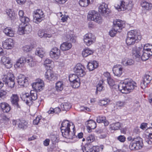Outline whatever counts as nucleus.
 Listing matches in <instances>:
<instances>
[{
	"label": "nucleus",
	"instance_id": "obj_1",
	"mask_svg": "<svg viewBox=\"0 0 152 152\" xmlns=\"http://www.w3.org/2000/svg\"><path fill=\"white\" fill-rule=\"evenodd\" d=\"M135 86L136 83L134 81L131 79H127L121 82L118 86V88L122 93L126 94L129 90L133 89Z\"/></svg>",
	"mask_w": 152,
	"mask_h": 152
},
{
	"label": "nucleus",
	"instance_id": "obj_2",
	"mask_svg": "<svg viewBox=\"0 0 152 152\" xmlns=\"http://www.w3.org/2000/svg\"><path fill=\"white\" fill-rule=\"evenodd\" d=\"M113 28L109 32V34L111 37H114L117 32H120L121 29L125 26V22L120 20H117L115 23H114Z\"/></svg>",
	"mask_w": 152,
	"mask_h": 152
},
{
	"label": "nucleus",
	"instance_id": "obj_3",
	"mask_svg": "<svg viewBox=\"0 0 152 152\" xmlns=\"http://www.w3.org/2000/svg\"><path fill=\"white\" fill-rule=\"evenodd\" d=\"M3 78V81L7 84L8 86L12 88L15 85V77L11 71H6L4 75Z\"/></svg>",
	"mask_w": 152,
	"mask_h": 152
},
{
	"label": "nucleus",
	"instance_id": "obj_4",
	"mask_svg": "<svg viewBox=\"0 0 152 152\" xmlns=\"http://www.w3.org/2000/svg\"><path fill=\"white\" fill-rule=\"evenodd\" d=\"M143 146L142 139L140 137H137L133 141L131 142L129 148L132 151L137 150L141 149Z\"/></svg>",
	"mask_w": 152,
	"mask_h": 152
},
{
	"label": "nucleus",
	"instance_id": "obj_5",
	"mask_svg": "<svg viewBox=\"0 0 152 152\" xmlns=\"http://www.w3.org/2000/svg\"><path fill=\"white\" fill-rule=\"evenodd\" d=\"M37 91L31 90L30 91V94L26 93L23 95V96L25 97L24 100L27 104L29 105L32 104L33 100H36L37 98Z\"/></svg>",
	"mask_w": 152,
	"mask_h": 152
},
{
	"label": "nucleus",
	"instance_id": "obj_6",
	"mask_svg": "<svg viewBox=\"0 0 152 152\" xmlns=\"http://www.w3.org/2000/svg\"><path fill=\"white\" fill-rule=\"evenodd\" d=\"M88 20H93L99 23L102 21V18L97 12L94 10L89 11L88 13Z\"/></svg>",
	"mask_w": 152,
	"mask_h": 152
},
{
	"label": "nucleus",
	"instance_id": "obj_7",
	"mask_svg": "<svg viewBox=\"0 0 152 152\" xmlns=\"http://www.w3.org/2000/svg\"><path fill=\"white\" fill-rule=\"evenodd\" d=\"M61 131L72 130L73 134L74 135L75 134V126L72 122H70L67 120H64L61 124Z\"/></svg>",
	"mask_w": 152,
	"mask_h": 152
},
{
	"label": "nucleus",
	"instance_id": "obj_8",
	"mask_svg": "<svg viewBox=\"0 0 152 152\" xmlns=\"http://www.w3.org/2000/svg\"><path fill=\"white\" fill-rule=\"evenodd\" d=\"M33 21L35 23L38 24L43 19L45 15L41 10L37 9L34 12Z\"/></svg>",
	"mask_w": 152,
	"mask_h": 152
},
{
	"label": "nucleus",
	"instance_id": "obj_9",
	"mask_svg": "<svg viewBox=\"0 0 152 152\" xmlns=\"http://www.w3.org/2000/svg\"><path fill=\"white\" fill-rule=\"evenodd\" d=\"M85 68L80 63L77 64L73 69V71L78 76L83 77L86 74Z\"/></svg>",
	"mask_w": 152,
	"mask_h": 152
},
{
	"label": "nucleus",
	"instance_id": "obj_10",
	"mask_svg": "<svg viewBox=\"0 0 152 152\" xmlns=\"http://www.w3.org/2000/svg\"><path fill=\"white\" fill-rule=\"evenodd\" d=\"M95 39V37L91 33L86 34L84 36V42L88 46H89L94 43Z\"/></svg>",
	"mask_w": 152,
	"mask_h": 152
},
{
	"label": "nucleus",
	"instance_id": "obj_11",
	"mask_svg": "<svg viewBox=\"0 0 152 152\" xmlns=\"http://www.w3.org/2000/svg\"><path fill=\"white\" fill-rule=\"evenodd\" d=\"M16 78L18 84L22 87L27 86L28 84V80L24 75L18 74Z\"/></svg>",
	"mask_w": 152,
	"mask_h": 152
},
{
	"label": "nucleus",
	"instance_id": "obj_12",
	"mask_svg": "<svg viewBox=\"0 0 152 152\" xmlns=\"http://www.w3.org/2000/svg\"><path fill=\"white\" fill-rule=\"evenodd\" d=\"M152 79V72H149L148 74H145L141 83V87L142 88L146 87L150 83Z\"/></svg>",
	"mask_w": 152,
	"mask_h": 152
},
{
	"label": "nucleus",
	"instance_id": "obj_13",
	"mask_svg": "<svg viewBox=\"0 0 152 152\" xmlns=\"http://www.w3.org/2000/svg\"><path fill=\"white\" fill-rule=\"evenodd\" d=\"M143 46L142 45L138 48L135 46L133 48L132 50V56L134 58L138 59L139 60L140 59L141 55V52L142 50Z\"/></svg>",
	"mask_w": 152,
	"mask_h": 152
},
{
	"label": "nucleus",
	"instance_id": "obj_14",
	"mask_svg": "<svg viewBox=\"0 0 152 152\" xmlns=\"http://www.w3.org/2000/svg\"><path fill=\"white\" fill-rule=\"evenodd\" d=\"M126 38L137 41L138 42L141 39V36L138 35L136 30H132L128 32Z\"/></svg>",
	"mask_w": 152,
	"mask_h": 152
},
{
	"label": "nucleus",
	"instance_id": "obj_15",
	"mask_svg": "<svg viewBox=\"0 0 152 152\" xmlns=\"http://www.w3.org/2000/svg\"><path fill=\"white\" fill-rule=\"evenodd\" d=\"M45 77L46 80L49 81H54L57 79V75L51 69L47 70L45 75Z\"/></svg>",
	"mask_w": 152,
	"mask_h": 152
},
{
	"label": "nucleus",
	"instance_id": "obj_16",
	"mask_svg": "<svg viewBox=\"0 0 152 152\" xmlns=\"http://www.w3.org/2000/svg\"><path fill=\"white\" fill-rule=\"evenodd\" d=\"M3 48L7 49H10L14 46V40L11 38H7L2 42Z\"/></svg>",
	"mask_w": 152,
	"mask_h": 152
},
{
	"label": "nucleus",
	"instance_id": "obj_17",
	"mask_svg": "<svg viewBox=\"0 0 152 152\" xmlns=\"http://www.w3.org/2000/svg\"><path fill=\"white\" fill-rule=\"evenodd\" d=\"M50 55L53 59H58L60 55V50L56 47L52 48L50 52Z\"/></svg>",
	"mask_w": 152,
	"mask_h": 152
},
{
	"label": "nucleus",
	"instance_id": "obj_18",
	"mask_svg": "<svg viewBox=\"0 0 152 152\" xmlns=\"http://www.w3.org/2000/svg\"><path fill=\"white\" fill-rule=\"evenodd\" d=\"M44 86V82L41 80H38L37 81L33 83L32 85L34 90L37 92H39L42 90Z\"/></svg>",
	"mask_w": 152,
	"mask_h": 152
},
{
	"label": "nucleus",
	"instance_id": "obj_19",
	"mask_svg": "<svg viewBox=\"0 0 152 152\" xmlns=\"http://www.w3.org/2000/svg\"><path fill=\"white\" fill-rule=\"evenodd\" d=\"M99 11L102 15L106 16L109 13L110 10L108 8L107 4L103 3L99 7Z\"/></svg>",
	"mask_w": 152,
	"mask_h": 152
},
{
	"label": "nucleus",
	"instance_id": "obj_20",
	"mask_svg": "<svg viewBox=\"0 0 152 152\" xmlns=\"http://www.w3.org/2000/svg\"><path fill=\"white\" fill-rule=\"evenodd\" d=\"M123 69V68L121 65H116L114 66L113 71L115 76L120 77L122 74Z\"/></svg>",
	"mask_w": 152,
	"mask_h": 152
},
{
	"label": "nucleus",
	"instance_id": "obj_21",
	"mask_svg": "<svg viewBox=\"0 0 152 152\" xmlns=\"http://www.w3.org/2000/svg\"><path fill=\"white\" fill-rule=\"evenodd\" d=\"M62 136L67 139H72L76 136L75 134L73 135L71 130L61 131Z\"/></svg>",
	"mask_w": 152,
	"mask_h": 152
},
{
	"label": "nucleus",
	"instance_id": "obj_22",
	"mask_svg": "<svg viewBox=\"0 0 152 152\" xmlns=\"http://www.w3.org/2000/svg\"><path fill=\"white\" fill-rule=\"evenodd\" d=\"M1 61L2 64L7 68L9 69L12 66V63L11 61V59L9 57H2Z\"/></svg>",
	"mask_w": 152,
	"mask_h": 152
},
{
	"label": "nucleus",
	"instance_id": "obj_23",
	"mask_svg": "<svg viewBox=\"0 0 152 152\" xmlns=\"http://www.w3.org/2000/svg\"><path fill=\"white\" fill-rule=\"evenodd\" d=\"M52 34L53 33H50L43 29H40L38 32V35L41 38H50L52 36Z\"/></svg>",
	"mask_w": 152,
	"mask_h": 152
},
{
	"label": "nucleus",
	"instance_id": "obj_24",
	"mask_svg": "<svg viewBox=\"0 0 152 152\" xmlns=\"http://www.w3.org/2000/svg\"><path fill=\"white\" fill-rule=\"evenodd\" d=\"M87 124V127L88 132H91L92 129H94L96 127V122L92 120H90L86 122Z\"/></svg>",
	"mask_w": 152,
	"mask_h": 152
},
{
	"label": "nucleus",
	"instance_id": "obj_25",
	"mask_svg": "<svg viewBox=\"0 0 152 152\" xmlns=\"http://www.w3.org/2000/svg\"><path fill=\"white\" fill-rule=\"evenodd\" d=\"M19 98L17 94H12L11 98V101L13 105L17 107H19Z\"/></svg>",
	"mask_w": 152,
	"mask_h": 152
},
{
	"label": "nucleus",
	"instance_id": "obj_26",
	"mask_svg": "<svg viewBox=\"0 0 152 152\" xmlns=\"http://www.w3.org/2000/svg\"><path fill=\"white\" fill-rule=\"evenodd\" d=\"M93 145L92 144L86 143L83 146H82L81 149L83 152H92L94 150Z\"/></svg>",
	"mask_w": 152,
	"mask_h": 152
},
{
	"label": "nucleus",
	"instance_id": "obj_27",
	"mask_svg": "<svg viewBox=\"0 0 152 152\" xmlns=\"http://www.w3.org/2000/svg\"><path fill=\"white\" fill-rule=\"evenodd\" d=\"M141 5L143 9L149 11L152 8V4L145 1H142Z\"/></svg>",
	"mask_w": 152,
	"mask_h": 152
},
{
	"label": "nucleus",
	"instance_id": "obj_28",
	"mask_svg": "<svg viewBox=\"0 0 152 152\" xmlns=\"http://www.w3.org/2000/svg\"><path fill=\"white\" fill-rule=\"evenodd\" d=\"M98 66V63L97 61H93L88 63L87 66V68L90 71H91L94 70L95 68H97Z\"/></svg>",
	"mask_w": 152,
	"mask_h": 152
},
{
	"label": "nucleus",
	"instance_id": "obj_29",
	"mask_svg": "<svg viewBox=\"0 0 152 152\" xmlns=\"http://www.w3.org/2000/svg\"><path fill=\"white\" fill-rule=\"evenodd\" d=\"M0 107L4 113H7L11 109L10 105L6 102H2L0 104Z\"/></svg>",
	"mask_w": 152,
	"mask_h": 152
},
{
	"label": "nucleus",
	"instance_id": "obj_30",
	"mask_svg": "<svg viewBox=\"0 0 152 152\" xmlns=\"http://www.w3.org/2000/svg\"><path fill=\"white\" fill-rule=\"evenodd\" d=\"M3 32L7 36L10 37H13L15 34L14 30L9 27L5 28L3 30Z\"/></svg>",
	"mask_w": 152,
	"mask_h": 152
},
{
	"label": "nucleus",
	"instance_id": "obj_31",
	"mask_svg": "<svg viewBox=\"0 0 152 152\" xmlns=\"http://www.w3.org/2000/svg\"><path fill=\"white\" fill-rule=\"evenodd\" d=\"M96 121L99 123H103L105 126H107L109 124V122L106 120V117L103 116H99L97 117Z\"/></svg>",
	"mask_w": 152,
	"mask_h": 152
},
{
	"label": "nucleus",
	"instance_id": "obj_32",
	"mask_svg": "<svg viewBox=\"0 0 152 152\" xmlns=\"http://www.w3.org/2000/svg\"><path fill=\"white\" fill-rule=\"evenodd\" d=\"M134 63V61L132 59L124 58L122 59L121 64L125 66H130Z\"/></svg>",
	"mask_w": 152,
	"mask_h": 152
},
{
	"label": "nucleus",
	"instance_id": "obj_33",
	"mask_svg": "<svg viewBox=\"0 0 152 152\" xmlns=\"http://www.w3.org/2000/svg\"><path fill=\"white\" fill-rule=\"evenodd\" d=\"M25 58L23 57H22L18 59L17 61L16 64L14 65L16 68H20L22 67L25 63Z\"/></svg>",
	"mask_w": 152,
	"mask_h": 152
},
{
	"label": "nucleus",
	"instance_id": "obj_34",
	"mask_svg": "<svg viewBox=\"0 0 152 152\" xmlns=\"http://www.w3.org/2000/svg\"><path fill=\"white\" fill-rule=\"evenodd\" d=\"M118 11H121V10H124L127 8V4L126 3L123 1H121L120 2L119 4H118L116 7Z\"/></svg>",
	"mask_w": 152,
	"mask_h": 152
},
{
	"label": "nucleus",
	"instance_id": "obj_35",
	"mask_svg": "<svg viewBox=\"0 0 152 152\" xmlns=\"http://www.w3.org/2000/svg\"><path fill=\"white\" fill-rule=\"evenodd\" d=\"M35 53L36 55L38 56L41 58L45 56V51L43 48H37L35 51Z\"/></svg>",
	"mask_w": 152,
	"mask_h": 152
},
{
	"label": "nucleus",
	"instance_id": "obj_36",
	"mask_svg": "<svg viewBox=\"0 0 152 152\" xmlns=\"http://www.w3.org/2000/svg\"><path fill=\"white\" fill-rule=\"evenodd\" d=\"M72 47L71 43L68 42H64L60 46V48L63 51H66L70 49Z\"/></svg>",
	"mask_w": 152,
	"mask_h": 152
},
{
	"label": "nucleus",
	"instance_id": "obj_37",
	"mask_svg": "<svg viewBox=\"0 0 152 152\" xmlns=\"http://www.w3.org/2000/svg\"><path fill=\"white\" fill-rule=\"evenodd\" d=\"M143 53L142 56H141L140 58H141L143 61H145L148 59L149 58L152 56V53L146 52V51L143 50H142Z\"/></svg>",
	"mask_w": 152,
	"mask_h": 152
},
{
	"label": "nucleus",
	"instance_id": "obj_38",
	"mask_svg": "<svg viewBox=\"0 0 152 152\" xmlns=\"http://www.w3.org/2000/svg\"><path fill=\"white\" fill-rule=\"evenodd\" d=\"M110 102V99L109 98H105L103 99L100 100L98 103L99 105L101 106L106 107L109 104Z\"/></svg>",
	"mask_w": 152,
	"mask_h": 152
},
{
	"label": "nucleus",
	"instance_id": "obj_39",
	"mask_svg": "<svg viewBox=\"0 0 152 152\" xmlns=\"http://www.w3.org/2000/svg\"><path fill=\"white\" fill-rule=\"evenodd\" d=\"M61 106L63 110L67 111L70 108L71 105L68 102H66L62 103Z\"/></svg>",
	"mask_w": 152,
	"mask_h": 152
},
{
	"label": "nucleus",
	"instance_id": "obj_40",
	"mask_svg": "<svg viewBox=\"0 0 152 152\" xmlns=\"http://www.w3.org/2000/svg\"><path fill=\"white\" fill-rule=\"evenodd\" d=\"M64 85L62 81H59L56 83L55 88L58 92L61 91L63 89Z\"/></svg>",
	"mask_w": 152,
	"mask_h": 152
},
{
	"label": "nucleus",
	"instance_id": "obj_41",
	"mask_svg": "<svg viewBox=\"0 0 152 152\" xmlns=\"http://www.w3.org/2000/svg\"><path fill=\"white\" fill-rule=\"evenodd\" d=\"M25 58V62H27L28 63L29 66L31 67L33 66L35 64V62L33 60L32 57L27 56Z\"/></svg>",
	"mask_w": 152,
	"mask_h": 152
},
{
	"label": "nucleus",
	"instance_id": "obj_42",
	"mask_svg": "<svg viewBox=\"0 0 152 152\" xmlns=\"http://www.w3.org/2000/svg\"><path fill=\"white\" fill-rule=\"evenodd\" d=\"M27 124L28 123L26 121L19 120L18 124V127L20 129H24L27 127Z\"/></svg>",
	"mask_w": 152,
	"mask_h": 152
},
{
	"label": "nucleus",
	"instance_id": "obj_43",
	"mask_svg": "<svg viewBox=\"0 0 152 152\" xmlns=\"http://www.w3.org/2000/svg\"><path fill=\"white\" fill-rule=\"evenodd\" d=\"M95 140V135L94 134H89L88 135L86 138V143L91 144V143L93 142Z\"/></svg>",
	"mask_w": 152,
	"mask_h": 152
},
{
	"label": "nucleus",
	"instance_id": "obj_44",
	"mask_svg": "<svg viewBox=\"0 0 152 152\" xmlns=\"http://www.w3.org/2000/svg\"><path fill=\"white\" fill-rule=\"evenodd\" d=\"M143 50L145 51L146 52L152 53V45L149 44H146L144 45L142 47Z\"/></svg>",
	"mask_w": 152,
	"mask_h": 152
},
{
	"label": "nucleus",
	"instance_id": "obj_45",
	"mask_svg": "<svg viewBox=\"0 0 152 152\" xmlns=\"http://www.w3.org/2000/svg\"><path fill=\"white\" fill-rule=\"evenodd\" d=\"M93 53L92 50L89 48H86L82 52V54L84 57H87L89 55L92 54Z\"/></svg>",
	"mask_w": 152,
	"mask_h": 152
},
{
	"label": "nucleus",
	"instance_id": "obj_46",
	"mask_svg": "<svg viewBox=\"0 0 152 152\" xmlns=\"http://www.w3.org/2000/svg\"><path fill=\"white\" fill-rule=\"evenodd\" d=\"M71 86L74 88H77L80 86V78L77 79V80L72 81L70 83Z\"/></svg>",
	"mask_w": 152,
	"mask_h": 152
},
{
	"label": "nucleus",
	"instance_id": "obj_47",
	"mask_svg": "<svg viewBox=\"0 0 152 152\" xmlns=\"http://www.w3.org/2000/svg\"><path fill=\"white\" fill-rule=\"evenodd\" d=\"M104 80L103 79L99 81V83L96 86V91H102L104 88Z\"/></svg>",
	"mask_w": 152,
	"mask_h": 152
},
{
	"label": "nucleus",
	"instance_id": "obj_48",
	"mask_svg": "<svg viewBox=\"0 0 152 152\" xmlns=\"http://www.w3.org/2000/svg\"><path fill=\"white\" fill-rule=\"evenodd\" d=\"M65 40L67 41H69L72 42H75V40L74 37V35L71 34L69 33L67 34L66 36Z\"/></svg>",
	"mask_w": 152,
	"mask_h": 152
},
{
	"label": "nucleus",
	"instance_id": "obj_49",
	"mask_svg": "<svg viewBox=\"0 0 152 152\" xmlns=\"http://www.w3.org/2000/svg\"><path fill=\"white\" fill-rule=\"evenodd\" d=\"M5 12L8 16V18L12 20L14 15L12 10L10 9H7L6 10Z\"/></svg>",
	"mask_w": 152,
	"mask_h": 152
},
{
	"label": "nucleus",
	"instance_id": "obj_50",
	"mask_svg": "<svg viewBox=\"0 0 152 152\" xmlns=\"http://www.w3.org/2000/svg\"><path fill=\"white\" fill-rule=\"evenodd\" d=\"M92 0H80L79 1V5L81 7H85L90 3Z\"/></svg>",
	"mask_w": 152,
	"mask_h": 152
},
{
	"label": "nucleus",
	"instance_id": "obj_51",
	"mask_svg": "<svg viewBox=\"0 0 152 152\" xmlns=\"http://www.w3.org/2000/svg\"><path fill=\"white\" fill-rule=\"evenodd\" d=\"M110 127L112 130H118L120 127V123L119 122L113 123L110 125Z\"/></svg>",
	"mask_w": 152,
	"mask_h": 152
},
{
	"label": "nucleus",
	"instance_id": "obj_52",
	"mask_svg": "<svg viewBox=\"0 0 152 152\" xmlns=\"http://www.w3.org/2000/svg\"><path fill=\"white\" fill-rule=\"evenodd\" d=\"M20 19L21 22V25L23 26H24L25 24H28L30 21L29 18L26 16L21 18Z\"/></svg>",
	"mask_w": 152,
	"mask_h": 152
},
{
	"label": "nucleus",
	"instance_id": "obj_53",
	"mask_svg": "<svg viewBox=\"0 0 152 152\" xmlns=\"http://www.w3.org/2000/svg\"><path fill=\"white\" fill-rule=\"evenodd\" d=\"M78 77V76L76 74H70L69 76V79L70 83L77 80V79L79 78Z\"/></svg>",
	"mask_w": 152,
	"mask_h": 152
},
{
	"label": "nucleus",
	"instance_id": "obj_54",
	"mask_svg": "<svg viewBox=\"0 0 152 152\" xmlns=\"http://www.w3.org/2000/svg\"><path fill=\"white\" fill-rule=\"evenodd\" d=\"M51 140L53 144L58 142L59 138L58 135H52L51 136Z\"/></svg>",
	"mask_w": 152,
	"mask_h": 152
},
{
	"label": "nucleus",
	"instance_id": "obj_55",
	"mask_svg": "<svg viewBox=\"0 0 152 152\" xmlns=\"http://www.w3.org/2000/svg\"><path fill=\"white\" fill-rule=\"evenodd\" d=\"M126 43L128 46L134 45L135 43H137V41L126 38Z\"/></svg>",
	"mask_w": 152,
	"mask_h": 152
},
{
	"label": "nucleus",
	"instance_id": "obj_56",
	"mask_svg": "<svg viewBox=\"0 0 152 152\" xmlns=\"http://www.w3.org/2000/svg\"><path fill=\"white\" fill-rule=\"evenodd\" d=\"M24 29L25 33L28 34L30 33L31 31V26L30 25L25 24L23 26Z\"/></svg>",
	"mask_w": 152,
	"mask_h": 152
},
{
	"label": "nucleus",
	"instance_id": "obj_57",
	"mask_svg": "<svg viewBox=\"0 0 152 152\" xmlns=\"http://www.w3.org/2000/svg\"><path fill=\"white\" fill-rule=\"evenodd\" d=\"M18 33L20 35L25 34V31L23 25H20L18 28Z\"/></svg>",
	"mask_w": 152,
	"mask_h": 152
},
{
	"label": "nucleus",
	"instance_id": "obj_58",
	"mask_svg": "<svg viewBox=\"0 0 152 152\" xmlns=\"http://www.w3.org/2000/svg\"><path fill=\"white\" fill-rule=\"evenodd\" d=\"M0 121H3L4 123L8 122L9 121V119L4 114H2L0 116Z\"/></svg>",
	"mask_w": 152,
	"mask_h": 152
},
{
	"label": "nucleus",
	"instance_id": "obj_59",
	"mask_svg": "<svg viewBox=\"0 0 152 152\" xmlns=\"http://www.w3.org/2000/svg\"><path fill=\"white\" fill-rule=\"evenodd\" d=\"M7 92L5 90H1L0 91V100L6 97Z\"/></svg>",
	"mask_w": 152,
	"mask_h": 152
},
{
	"label": "nucleus",
	"instance_id": "obj_60",
	"mask_svg": "<svg viewBox=\"0 0 152 152\" xmlns=\"http://www.w3.org/2000/svg\"><path fill=\"white\" fill-rule=\"evenodd\" d=\"M125 104V103L124 102L119 101L116 102V104L117 107L119 108H121L124 107Z\"/></svg>",
	"mask_w": 152,
	"mask_h": 152
},
{
	"label": "nucleus",
	"instance_id": "obj_61",
	"mask_svg": "<svg viewBox=\"0 0 152 152\" xmlns=\"http://www.w3.org/2000/svg\"><path fill=\"white\" fill-rule=\"evenodd\" d=\"M42 119V116H38L36 117L35 119L33 121V124L35 125H37L39 123L40 121Z\"/></svg>",
	"mask_w": 152,
	"mask_h": 152
},
{
	"label": "nucleus",
	"instance_id": "obj_62",
	"mask_svg": "<svg viewBox=\"0 0 152 152\" xmlns=\"http://www.w3.org/2000/svg\"><path fill=\"white\" fill-rule=\"evenodd\" d=\"M107 80L108 83L110 86H113L115 85V82L111 77L107 79Z\"/></svg>",
	"mask_w": 152,
	"mask_h": 152
},
{
	"label": "nucleus",
	"instance_id": "obj_63",
	"mask_svg": "<svg viewBox=\"0 0 152 152\" xmlns=\"http://www.w3.org/2000/svg\"><path fill=\"white\" fill-rule=\"evenodd\" d=\"M148 139L146 142L149 144H151L152 143V133H150L148 136Z\"/></svg>",
	"mask_w": 152,
	"mask_h": 152
},
{
	"label": "nucleus",
	"instance_id": "obj_64",
	"mask_svg": "<svg viewBox=\"0 0 152 152\" xmlns=\"http://www.w3.org/2000/svg\"><path fill=\"white\" fill-rule=\"evenodd\" d=\"M23 50L24 52L30 51L31 50V47L29 45H25L23 47Z\"/></svg>",
	"mask_w": 152,
	"mask_h": 152
}]
</instances>
